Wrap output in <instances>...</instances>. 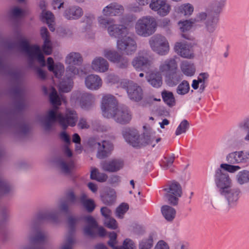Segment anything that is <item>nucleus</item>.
Returning a JSON list of instances; mask_svg holds the SVG:
<instances>
[{
    "instance_id": "nucleus-33",
    "label": "nucleus",
    "mask_w": 249,
    "mask_h": 249,
    "mask_svg": "<svg viewBox=\"0 0 249 249\" xmlns=\"http://www.w3.org/2000/svg\"><path fill=\"white\" fill-rule=\"evenodd\" d=\"M178 65L176 60L174 58H170L165 60L161 63L159 67L160 71L165 75L177 70Z\"/></svg>"
},
{
    "instance_id": "nucleus-62",
    "label": "nucleus",
    "mask_w": 249,
    "mask_h": 249,
    "mask_svg": "<svg viewBox=\"0 0 249 249\" xmlns=\"http://www.w3.org/2000/svg\"><path fill=\"white\" fill-rule=\"evenodd\" d=\"M122 248L124 249H136L133 242L129 239H126L124 240Z\"/></svg>"
},
{
    "instance_id": "nucleus-16",
    "label": "nucleus",
    "mask_w": 249,
    "mask_h": 249,
    "mask_svg": "<svg viewBox=\"0 0 249 249\" xmlns=\"http://www.w3.org/2000/svg\"><path fill=\"white\" fill-rule=\"evenodd\" d=\"M7 126L14 127L18 129L22 134L25 135L29 131V127L22 120H18L15 119H6L4 115L0 112V127Z\"/></svg>"
},
{
    "instance_id": "nucleus-12",
    "label": "nucleus",
    "mask_w": 249,
    "mask_h": 249,
    "mask_svg": "<svg viewBox=\"0 0 249 249\" xmlns=\"http://www.w3.org/2000/svg\"><path fill=\"white\" fill-rule=\"evenodd\" d=\"M121 85L127 92L129 98L135 102H139L143 98V90L140 86L132 81L124 80Z\"/></svg>"
},
{
    "instance_id": "nucleus-4",
    "label": "nucleus",
    "mask_w": 249,
    "mask_h": 249,
    "mask_svg": "<svg viewBox=\"0 0 249 249\" xmlns=\"http://www.w3.org/2000/svg\"><path fill=\"white\" fill-rule=\"evenodd\" d=\"M82 61V57L79 53L71 52L67 56L66 62L70 65L66 68L65 76L59 86L61 92L70 91L73 87V78L74 76H81L82 74L83 71L74 66L80 65Z\"/></svg>"
},
{
    "instance_id": "nucleus-10",
    "label": "nucleus",
    "mask_w": 249,
    "mask_h": 249,
    "mask_svg": "<svg viewBox=\"0 0 249 249\" xmlns=\"http://www.w3.org/2000/svg\"><path fill=\"white\" fill-rule=\"evenodd\" d=\"M197 22L204 21L205 29L208 33H213L216 29L219 21L218 16H213L211 11L208 13L199 12L195 18Z\"/></svg>"
},
{
    "instance_id": "nucleus-39",
    "label": "nucleus",
    "mask_w": 249,
    "mask_h": 249,
    "mask_svg": "<svg viewBox=\"0 0 249 249\" xmlns=\"http://www.w3.org/2000/svg\"><path fill=\"white\" fill-rule=\"evenodd\" d=\"M180 69L182 73L188 76H193L195 72L196 69L193 64L187 61H183L180 65Z\"/></svg>"
},
{
    "instance_id": "nucleus-34",
    "label": "nucleus",
    "mask_w": 249,
    "mask_h": 249,
    "mask_svg": "<svg viewBox=\"0 0 249 249\" xmlns=\"http://www.w3.org/2000/svg\"><path fill=\"white\" fill-rule=\"evenodd\" d=\"M0 72L10 76L16 80H18L20 77V73L17 70L11 68L10 66L3 63L0 58Z\"/></svg>"
},
{
    "instance_id": "nucleus-11",
    "label": "nucleus",
    "mask_w": 249,
    "mask_h": 249,
    "mask_svg": "<svg viewBox=\"0 0 249 249\" xmlns=\"http://www.w3.org/2000/svg\"><path fill=\"white\" fill-rule=\"evenodd\" d=\"M85 221L87 223L84 228V233L86 236L94 237L97 235L101 237L105 236L106 230L102 227H98V224L95 219L91 216H86L84 217Z\"/></svg>"
},
{
    "instance_id": "nucleus-52",
    "label": "nucleus",
    "mask_w": 249,
    "mask_h": 249,
    "mask_svg": "<svg viewBox=\"0 0 249 249\" xmlns=\"http://www.w3.org/2000/svg\"><path fill=\"white\" fill-rule=\"evenodd\" d=\"M129 207L127 204L122 203L116 209V215L120 218H123L124 215L128 210Z\"/></svg>"
},
{
    "instance_id": "nucleus-51",
    "label": "nucleus",
    "mask_w": 249,
    "mask_h": 249,
    "mask_svg": "<svg viewBox=\"0 0 249 249\" xmlns=\"http://www.w3.org/2000/svg\"><path fill=\"white\" fill-rule=\"evenodd\" d=\"M189 124L186 120H183L178 126L175 134L178 136L181 134L186 133V131L189 129Z\"/></svg>"
},
{
    "instance_id": "nucleus-44",
    "label": "nucleus",
    "mask_w": 249,
    "mask_h": 249,
    "mask_svg": "<svg viewBox=\"0 0 249 249\" xmlns=\"http://www.w3.org/2000/svg\"><path fill=\"white\" fill-rule=\"evenodd\" d=\"M194 11V7L190 3H185L179 6L177 12L184 16H190Z\"/></svg>"
},
{
    "instance_id": "nucleus-56",
    "label": "nucleus",
    "mask_w": 249,
    "mask_h": 249,
    "mask_svg": "<svg viewBox=\"0 0 249 249\" xmlns=\"http://www.w3.org/2000/svg\"><path fill=\"white\" fill-rule=\"evenodd\" d=\"M10 14L13 18H20L24 16V12L20 8L15 7L11 9Z\"/></svg>"
},
{
    "instance_id": "nucleus-41",
    "label": "nucleus",
    "mask_w": 249,
    "mask_h": 249,
    "mask_svg": "<svg viewBox=\"0 0 249 249\" xmlns=\"http://www.w3.org/2000/svg\"><path fill=\"white\" fill-rule=\"evenodd\" d=\"M161 96L163 101L169 107H171L175 105V99L172 92L164 90L161 92Z\"/></svg>"
},
{
    "instance_id": "nucleus-28",
    "label": "nucleus",
    "mask_w": 249,
    "mask_h": 249,
    "mask_svg": "<svg viewBox=\"0 0 249 249\" xmlns=\"http://www.w3.org/2000/svg\"><path fill=\"white\" fill-rule=\"evenodd\" d=\"M83 14L82 9L78 6H72L67 8L63 14L64 17L68 20H76Z\"/></svg>"
},
{
    "instance_id": "nucleus-57",
    "label": "nucleus",
    "mask_w": 249,
    "mask_h": 249,
    "mask_svg": "<svg viewBox=\"0 0 249 249\" xmlns=\"http://www.w3.org/2000/svg\"><path fill=\"white\" fill-rule=\"evenodd\" d=\"M83 207L89 213H91L95 208V204L94 201L91 199H89L83 204Z\"/></svg>"
},
{
    "instance_id": "nucleus-25",
    "label": "nucleus",
    "mask_w": 249,
    "mask_h": 249,
    "mask_svg": "<svg viewBox=\"0 0 249 249\" xmlns=\"http://www.w3.org/2000/svg\"><path fill=\"white\" fill-rule=\"evenodd\" d=\"M146 52L144 54H146ZM143 52H140L137 56L135 57L132 62V64L134 68L137 71L143 70L144 68H147L150 65V61L146 56L143 54Z\"/></svg>"
},
{
    "instance_id": "nucleus-35",
    "label": "nucleus",
    "mask_w": 249,
    "mask_h": 249,
    "mask_svg": "<svg viewBox=\"0 0 249 249\" xmlns=\"http://www.w3.org/2000/svg\"><path fill=\"white\" fill-rule=\"evenodd\" d=\"M226 0H215L213 2L203 13L211 11L213 16H218L223 7Z\"/></svg>"
},
{
    "instance_id": "nucleus-23",
    "label": "nucleus",
    "mask_w": 249,
    "mask_h": 249,
    "mask_svg": "<svg viewBox=\"0 0 249 249\" xmlns=\"http://www.w3.org/2000/svg\"><path fill=\"white\" fill-rule=\"evenodd\" d=\"M149 7L160 16H166L170 10V6L166 0H151Z\"/></svg>"
},
{
    "instance_id": "nucleus-27",
    "label": "nucleus",
    "mask_w": 249,
    "mask_h": 249,
    "mask_svg": "<svg viewBox=\"0 0 249 249\" xmlns=\"http://www.w3.org/2000/svg\"><path fill=\"white\" fill-rule=\"evenodd\" d=\"M93 70L98 72H105L109 68V63L107 61L102 57H96L92 60L91 65Z\"/></svg>"
},
{
    "instance_id": "nucleus-14",
    "label": "nucleus",
    "mask_w": 249,
    "mask_h": 249,
    "mask_svg": "<svg viewBox=\"0 0 249 249\" xmlns=\"http://www.w3.org/2000/svg\"><path fill=\"white\" fill-rule=\"evenodd\" d=\"M117 48L126 55H131L135 53L137 44L135 39L130 36H125L118 39L116 42Z\"/></svg>"
},
{
    "instance_id": "nucleus-3",
    "label": "nucleus",
    "mask_w": 249,
    "mask_h": 249,
    "mask_svg": "<svg viewBox=\"0 0 249 249\" xmlns=\"http://www.w3.org/2000/svg\"><path fill=\"white\" fill-rule=\"evenodd\" d=\"M115 98L111 95L104 96L102 98L101 109L103 116L107 118H113L121 124L128 123L131 119V114L126 107H118Z\"/></svg>"
},
{
    "instance_id": "nucleus-8",
    "label": "nucleus",
    "mask_w": 249,
    "mask_h": 249,
    "mask_svg": "<svg viewBox=\"0 0 249 249\" xmlns=\"http://www.w3.org/2000/svg\"><path fill=\"white\" fill-rule=\"evenodd\" d=\"M157 26V21L154 17L143 16L137 21L135 26V32L140 36L148 37L155 32Z\"/></svg>"
},
{
    "instance_id": "nucleus-5",
    "label": "nucleus",
    "mask_w": 249,
    "mask_h": 249,
    "mask_svg": "<svg viewBox=\"0 0 249 249\" xmlns=\"http://www.w3.org/2000/svg\"><path fill=\"white\" fill-rule=\"evenodd\" d=\"M122 134L125 141L134 147H141L146 145L154 147L160 140V138L156 137L155 132H145L140 136L136 129L130 128H124Z\"/></svg>"
},
{
    "instance_id": "nucleus-50",
    "label": "nucleus",
    "mask_w": 249,
    "mask_h": 249,
    "mask_svg": "<svg viewBox=\"0 0 249 249\" xmlns=\"http://www.w3.org/2000/svg\"><path fill=\"white\" fill-rule=\"evenodd\" d=\"M189 83L186 80H183L178 85L177 88V93L179 95H184L189 92Z\"/></svg>"
},
{
    "instance_id": "nucleus-24",
    "label": "nucleus",
    "mask_w": 249,
    "mask_h": 249,
    "mask_svg": "<svg viewBox=\"0 0 249 249\" xmlns=\"http://www.w3.org/2000/svg\"><path fill=\"white\" fill-rule=\"evenodd\" d=\"M12 93L15 99L16 110L19 112L21 111L25 107L24 90L20 87L17 86L12 89Z\"/></svg>"
},
{
    "instance_id": "nucleus-13",
    "label": "nucleus",
    "mask_w": 249,
    "mask_h": 249,
    "mask_svg": "<svg viewBox=\"0 0 249 249\" xmlns=\"http://www.w3.org/2000/svg\"><path fill=\"white\" fill-rule=\"evenodd\" d=\"M149 43L152 50L160 55H165L169 52V46L167 39L160 35L152 36Z\"/></svg>"
},
{
    "instance_id": "nucleus-58",
    "label": "nucleus",
    "mask_w": 249,
    "mask_h": 249,
    "mask_svg": "<svg viewBox=\"0 0 249 249\" xmlns=\"http://www.w3.org/2000/svg\"><path fill=\"white\" fill-rule=\"evenodd\" d=\"M104 223L105 226L109 229H115L117 227L116 221L111 216L107 219H105Z\"/></svg>"
},
{
    "instance_id": "nucleus-17",
    "label": "nucleus",
    "mask_w": 249,
    "mask_h": 249,
    "mask_svg": "<svg viewBox=\"0 0 249 249\" xmlns=\"http://www.w3.org/2000/svg\"><path fill=\"white\" fill-rule=\"evenodd\" d=\"M164 190L167 192L165 197L168 199L170 204L177 205L178 203V197L182 195V189L180 185L177 182H173L169 188H165Z\"/></svg>"
},
{
    "instance_id": "nucleus-38",
    "label": "nucleus",
    "mask_w": 249,
    "mask_h": 249,
    "mask_svg": "<svg viewBox=\"0 0 249 249\" xmlns=\"http://www.w3.org/2000/svg\"><path fill=\"white\" fill-rule=\"evenodd\" d=\"M81 22L83 23L85 31L90 30L95 22V16L91 13H87L82 18Z\"/></svg>"
},
{
    "instance_id": "nucleus-46",
    "label": "nucleus",
    "mask_w": 249,
    "mask_h": 249,
    "mask_svg": "<svg viewBox=\"0 0 249 249\" xmlns=\"http://www.w3.org/2000/svg\"><path fill=\"white\" fill-rule=\"evenodd\" d=\"M237 182L243 185L249 181V171L244 170L238 172L236 176Z\"/></svg>"
},
{
    "instance_id": "nucleus-60",
    "label": "nucleus",
    "mask_w": 249,
    "mask_h": 249,
    "mask_svg": "<svg viewBox=\"0 0 249 249\" xmlns=\"http://www.w3.org/2000/svg\"><path fill=\"white\" fill-rule=\"evenodd\" d=\"M42 17L43 20H45L47 23L53 22L54 17L52 12L50 11H43L42 12Z\"/></svg>"
},
{
    "instance_id": "nucleus-30",
    "label": "nucleus",
    "mask_w": 249,
    "mask_h": 249,
    "mask_svg": "<svg viewBox=\"0 0 249 249\" xmlns=\"http://www.w3.org/2000/svg\"><path fill=\"white\" fill-rule=\"evenodd\" d=\"M56 164L60 172L65 175H69L71 173L73 167V162L70 160H65L63 158H59L57 160Z\"/></svg>"
},
{
    "instance_id": "nucleus-19",
    "label": "nucleus",
    "mask_w": 249,
    "mask_h": 249,
    "mask_svg": "<svg viewBox=\"0 0 249 249\" xmlns=\"http://www.w3.org/2000/svg\"><path fill=\"white\" fill-rule=\"evenodd\" d=\"M102 169L109 173L117 172L124 166V161L120 158H114L102 161L101 163Z\"/></svg>"
},
{
    "instance_id": "nucleus-40",
    "label": "nucleus",
    "mask_w": 249,
    "mask_h": 249,
    "mask_svg": "<svg viewBox=\"0 0 249 249\" xmlns=\"http://www.w3.org/2000/svg\"><path fill=\"white\" fill-rule=\"evenodd\" d=\"M161 211L164 217L168 221H172L176 214L175 209L168 205L162 206Z\"/></svg>"
},
{
    "instance_id": "nucleus-55",
    "label": "nucleus",
    "mask_w": 249,
    "mask_h": 249,
    "mask_svg": "<svg viewBox=\"0 0 249 249\" xmlns=\"http://www.w3.org/2000/svg\"><path fill=\"white\" fill-rule=\"evenodd\" d=\"M240 168L241 167L237 165H233L230 163H222L220 164V169H223L230 173H234L235 171L239 170Z\"/></svg>"
},
{
    "instance_id": "nucleus-45",
    "label": "nucleus",
    "mask_w": 249,
    "mask_h": 249,
    "mask_svg": "<svg viewBox=\"0 0 249 249\" xmlns=\"http://www.w3.org/2000/svg\"><path fill=\"white\" fill-rule=\"evenodd\" d=\"M90 176L91 179L101 182L106 181L107 178V176L106 174L99 172L96 168L91 170Z\"/></svg>"
},
{
    "instance_id": "nucleus-61",
    "label": "nucleus",
    "mask_w": 249,
    "mask_h": 249,
    "mask_svg": "<svg viewBox=\"0 0 249 249\" xmlns=\"http://www.w3.org/2000/svg\"><path fill=\"white\" fill-rule=\"evenodd\" d=\"M109 240L107 242L108 245L113 249L116 247L115 245L117 243V234L114 231L110 232L109 234Z\"/></svg>"
},
{
    "instance_id": "nucleus-47",
    "label": "nucleus",
    "mask_w": 249,
    "mask_h": 249,
    "mask_svg": "<svg viewBox=\"0 0 249 249\" xmlns=\"http://www.w3.org/2000/svg\"><path fill=\"white\" fill-rule=\"evenodd\" d=\"M113 63L115 64L119 68L125 69L129 65V60L127 57L119 54L117 60Z\"/></svg>"
},
{
    "instance_id": "nucleus-32",
    "label": "nucleus",
    "mask_w": 249,
    "mask_h": 249,
    "mask_svg": "<svg viewBox=\"0 0 249 249\" xmlns=\"http://www.w3.org/2000/svg\"><path fill=\"white\" fill-rule=\"evenodd\" d=\"M40 34L44 40V43L42 47V51L46 54L50 55L51 54L53 50L47 29L46 27H42L40 29Z\"/></svg>"
},
{
    "instance_id": "nucleus-18",
    "label": "nucleus",
    "mask_w": 249,
    "mask_h": 249,
    "mask_svg": "<svg viewBox=\"0 0 249 249\" xmlns=\"http://www.w3.org/2000/svg\"><path fill=\"white\" fill-rule=\"evenodd\" d=\"M214 177L215 185L219 189V193L232 185L229 174L220 168L216 170Z\"/></svg>"
},
{
    "instance_id": "nucleus-9",
    "label": "nucleus",
    "mask_w": 249,
    "mask_h": 249,
    "mask_svg": "<svg viewBox=\"0 0 249 249\" xmlns=\"http://www.w3.org/2000/svg\"><path fill=\"white\" fill-rule=\"evenodd\" d=\"M88 144L93 149H98L97 157L100 159L108 157L113 149V145L109 141H103L100 142L94 137H90L89 139Z\"/></svg>"
},
{
    "instance_id": "nucleus-42",
    "label": "nucleus",
    "mask_w": 249,
    "mask_h": 249,
    "mask_svg": "<svg viewBox=\"0 0 249 249\" xmlns=\"http://www.w3.org/2000/svg\"><path fill=\"white\" fill-rule=\"evenodd\" d=\"M149 84L154 88H159L162 85V78L159 73H151L148 79Z\"/></svg>"
},
{
    "instance_id": "nucleus-37",
    "label": "nucleus",
    "mask_w": 249,
    "mask_h": 249,
    "mask_svg": "<svg viewBox=\"0 0 249 249\" xmlns=\"http://www.w3.org/2000/svg\"><path fill=\"white\" fill-rule=\"evenodd\" d=\"M196 22L197 21L195 20V18L194 19L191 18L189 20H187L179 22L178 25L179 26L180 30L181 32L184 33L181 35L182 37L188 40L191 39V36L188 34L185 33V32L190 30L193 24Z\"/></svg>"
},
{
    "instance_id": "nucleus-6",
    "label": "nucleus",
    "mask_w": 249,
    "mask_h": 249,
    "mask_svg": "<svg viewBox=\"0 0 249 249\" xmlns=\"http://www.w3.org/2000/svg\"><path fill=\"white\" fill-rule=\"evenodd\" d=\"M97 22L100 27L107 30L111 37L118 39L128 34V28L122 24H114L115 21L113 18L100 16L97 18Z\"/></svg>"
},
{
    "instance_id": "nucleus-21",
    "label": "nucleus",
    "mask_w": 249,
    "mask_h": 249,
    "mask_svg": "<svg viewBox=\"0 0 249 249\" xmlns=\"http://www.w3.org/2000/svg\"><path fill=\"white\" fill-rule=\"evenodd\" d=\"M124 11V7L116 2H112L105 6L102 10V16L109 17H116L122 15Z\"/></svg>"
},
{
    "instance_id": "nucleus-2",
    "label": "nucleus",
    "mask_w": 249,
    "mask_h": 249,
    "mask_svg": "<svg viewBox=\"0 0 249 249\" xmlns=\"http://www.w3.org/2000/svg\"><path fill=\"white\" fill-rule=\"evenodd\" d=\"M50 100L53 106V109L48 111L46 115L39 119L44 129L46 131L50 130L56 121L64 130L66 129L68 126H75L78 120V115L74 109L67 108L64 114L58 112L57 106L61 105V101L54 89H53L50 94Z\"/></svg>"
},
{
    "instance_id": "nucleus-7",
    "label": "nucleus",
    "mask_w": 249,
    "mask_h": 249,
    "mask_svg": "<svg viewBox=\"0 0 249 249\" xmlns=\"http://www.w3.org/2000/svg\"><path fill=\"white\" fill-rule=\"evenodd\" d=\"M6 47L9 50L18 49L27 53L28 56L33 57L35 54H37L38 60L43 62V53L39 46L34 45L30 46L28 41L20 36L18 42H10L6 44Z\"/></svg>"
},
{
    "instance_id": "nucleus-64",
    "label": "nucleus",
    "mask_w": 249,
    "mask_h": 249,
    "mask_svg": "<svg viewBox=\"0 0 249 249\" xmlns=\"http://www.w3.org/2000/svg\"><path fill=\"white\" fill-rule=\"evenodd\" d=\"M154 249H169V248L166 242L163 240H160L158 242Z\"/></svg>"
},
{
    "instance_id": "nucleus-22",
    "label": "nucleus",
    "mask_w": 249,
    "mask_h": 249,
    "mask_svg": "<svg viewBox=\"0 0 249 249\" xmlns=\"http://www.w3.org/2000/svg\"><path fill=\"white\" fill-rule=\"evenodd\" d=\"M79 219L77 218L72 216L69 217L68 222L69 227V233L67 236L64 244L61 247V249H71L74 243V239L73 237V234L75 231V225L78 222Z\"/></svg>"
},
{
    "instance_id": "nucleus-29",
    "label": "nucleus",
    "mask_w": 249,
    "mask_h": 249,
    "mask_svg": "<svg viewBox=\"0 0 249 249\" xmlns=\"http://www.w3.org/2000/svg\"><path fill=\"white\" fill-rule=\"evenodd\" d=\"M175 50L180 56L191 59L194 57V53L189 46L184 43L177 42L175 46Z\"/></svg>"
},
{
    "instance_id": "nucleus-36",
    "label": "nucleus",
    "mask_w": 249,
    "mask_h": 249,
    "mask_svg": "<svg viewBox=\"0 0 249 249\" xmlns=\"http://www.w3.org/2000/svg\"><path fill=\"white\" fill-rule=\"evenodd\" d=\"M165 76L167 84L169 86L173 87L177 85L182 79V74L178 71V69L175 71H172Z\"/></svg>"
},
{
    "instance_id": "nucleus-48",
    "label": "nucleus",
    "mask_w": 249,
    "mask_h": 249,
    "mask_svg": "<svg viewBox=\"0 0 249 249\" xmlns=\"http://www.w3.org/2000/svg\"><path fill=\"white\" fill-rule=\"evenodd\" d=\"M11 190L10 184L0 176V195L8 194Z\"/></svg>"
},
{
    "instance_id": "nucleus-54",
    "label": "nucleus",
    "mask_w": 249,
    "mask_h": 249,
    "mask_svg": "<svg viewBox=\"0 0 249 249\" xmlns=\"http://www.w3.org/2000/svg\"><path fill=\"white\" fill-rule=\"evenodd\" d=\"M51 71L54 73L56 77L60 78L64 71V66L60 63H56L54 66V70Z\"/></svg>"
},
{
    "instance_id": "nucleus-20",
    "label": "nucleus",
    "mask_w": 249,
    "mask_h": 249,
    "mask_svg": "<svg viewBox=\"0 0 249 249\" xmlns=\"http://www.w3.org/2000/svg\"><path fill=\"white\" fill-rule=\"evenodd\" d=\"M226 161L231 164L247 163L249 161V152L238 151L231 152L227 155Z\"/></svg>"
},
{
    "instance_id": "nucleus-59",
    "label": "nucleus",
    "mask_w": 249,
    "mask_h": 249,
    "mask_svg": "<svg viewBox=\"0 0 249 249\" xmlns=\"http://www.w3.org/2000/svg\"><path fill=\"white\" fill-rule=\"evenodd\" d=\"M66 200L70 204H74L78 201V199L74 192L72 191H70L66 194Z\"/></svg>"
},
{
    "instance_id": "nucleus-1",
    "label": "nucleus",
    "mask_w": 249,
    "mask_h": 249,
    "mask_svg": "<svg viewBox=\"0 0 249 249\" xmlns=\"http://www.w3.org/2000/svg\"><path fill=\"white\" fill-rule=\"evenodd\" d=\"M70 204L65 200L61 201L59 206V210L53 209L39 211L36 213L29 223L30 229L35 231V233L30 237V241L33 245L32 248L24 246L21 249H46L45 244L48 239V233L38 228L43 221H49L56 223L59 221L60 212L67 213L69 212Z\"/></svg>"
},
{
    "instance_id": "nucleus-49",
    "label": "nucleus",
    "mask_w": 249,
    "mask_h": 249,
    "mask_svg": "<svg viewBox=\"0 0 249 249\" xmlns=\"http://www.w3.org/2000/svg\"><path fill=\"white\" fill-rule=\"evenodd\" d=\"M116 198L115 194L113 192H110L101 196V200L104 204L107 205H112Z\"/></svg>"
},
{
    "instance_id": "nucleus-31",
    "label": "nucleus",
    "mask_w": 249,
    "mask_h": 249,
    "mask_svg": "<svg viewBox=\"0 0 249 249\" xmlns=\"http://www.w3.org/2000/svg\"><path fill=\"white\" fill-rule=\"evenodd\" d=\"M94 102L95 98L92 94L85 93L80 97L79 104L82 109L89 110L93 108Z\"/></svg>"
},
{
    "instance_id": "nucleus-43",
    "label": "nucleus",
    "mask_w": 249,
    "mask_h": 249,
    "mask_svg": "<svg viewBox=\"0 0 249 249\" xmlns=\"http://www.w3.org/2000/svg\"><path fill=\"white\" fill-rule=\"evenodd\" d=\"M102 54L105 57L112 63L117 60V57L119 54L116 50L108 49L104 50Z\"/></svg>"
},
{
    "instance_id": "nucleus-63",
    "label": "nucleus",
    "mask_w": 249,
    "mask_h": 249,
    "mask_svg": "<svg viewBox=\"0 0 249 249\" xmlns=\"http://www.w3.org/2000/svg\"><path fill=\"white\" fill-rule=\"evenodd\" d=\"M100 212L103 216L105 217V219H107L111 216L112 212L107 207H103L100 209Z\"/></svg>"
},
{
    "instance_id": "nucleus-26",
    "label": "nucleus",
    "mask_w": 249,
    "mask_h": 249,
    "mask_svg": "<svg viewBox=\"0 0 249 249\" xmlns=\"http://www.w3.org/2000/svg\"><path fill=\"white\" fill-rule=\"evenodd\" d=\"M86 87L91 90H97L102 85L101 78L96 74H89L85 79Z\"/></svg>"
},
{
    "instance_id": "nucleus-53",
    "label": "nucleus",
    "mask_w": 249,
    "mask_h": 249,
    "mask_svg": "<svg viewBox=\"0 0 249 249\" xmlns=\"http://www.w3.org/2000/svg\"><path fill=\"white\" fill-rule=\"evenodd\" d=\"M153 246V238L150 236L148 239L142 240L139 244V249H150Z\"/></svg>"
},
{
    "instance_id": "nucleus-15",
    "label": "nucleus",
    "mask_w": 249,
    "mask_h": 249,
    "mask_svg": "<svg viewBox=\"0 0 249 249\" xmlns=\"http://www.w3.org/2000/svg\"><path fill=\"white\" fill-rule=\"evenodd\" d=\"M219 193L224 197L229 207L233 208L237 204L240 197L241 191L238 188L231 185Z\"/></svg>"
}]
</instances>
